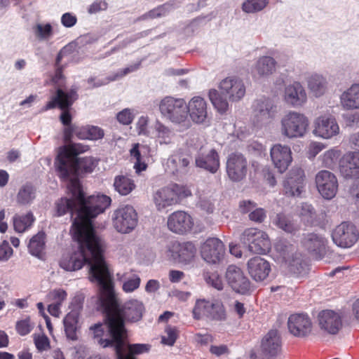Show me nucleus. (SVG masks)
Masks as SVG:
<instances>
[{
    "instance_id": "1",
    "label": "nucleus",
    "mask_w": 359,
    "mask_h": 359,
    "mask_svg": "<svg viewBox=\"0 0 359 359\" xmlns=\"http://www.w3.org/2000/svg\"><path fill=\"white\" fill-rule=\"evenodd\" d=\"M98 302L109 327L110 338L100 339L103 348L113 347L117 359H136L135 355L147 353L150 346L145 344H129L125 323H136L142 318L144 306L137 299L120 304L114 292L112 274L99 287Z\"/></svg>"
},
{
    "instance_id": "2",
    "label": "nucleus",
    "mask_w": 359,
    "mask_h": 359,
    "mask_svg": "<svg viewBox=\"0 0 359 359\" xmlns=\"http://www.w3.org/2000/svg\"><path fill=\"white\" fill-rule=\"evenodd\" d=\"M73 238L76 241V250L62 255L59 264L67 271L81 269L85 264L90 266L89 279L100 287L111 273L104 258L105 244L97 234H91L72 226Z\"/></svg>"
},
{
    "instance_id": "3",
    "label": "nucleus",
    "mask_w": 359,
    "mask_h": 359,
    "mask_svg": "<svg viewBox=\"0 0 359 359\" xmlns=\"http://www.w3.org/2000/svg\"><path fill=\"white\" fill-rule=\"evenodd\" d=\"M88 149L89 146L83 144L65 145L59 149L55 164L60 178L68 182V188L71 180L76 179L79 182L77 175L92 172L97 165L91 156L76 157Z\"/></svg>"
},
{
    "instance_id": "4",
    "label": "nucleus",
    "mask_w": 359,
    "mask_h": 359,
    "mask_svg": "<svg viewBox=\"0 0 359 359\" xmlns=\"http://www.w3.org/2000/svg\"><path fill=\"white\" fill-rule=\"evenodd\" d=\"M69 190L78 201V217L73 220L74 228L91 234H97L93 229V219L103 212L111 203V198L106 195L90 196L87 199L76 179L71 180Z\"/></svg>"
},
{
    "instance_id": "5",
    "label": "nucleus",
    "mask_w": 359,
    "mask_h": 359,
    "mask_svg": "<svg viewBox=\"0 0 359 359\" xmlns=\"http://www.w3.org/2000/svg\"><path fill=\"white\" fill-rule=\"evenodd\" d=\"M275 248L290 272L297 275H302L306 272V265L294 245L287 241L280 240L276 243Z\"/></svg>"
},
{
    "instance_id": "6",
    "label": "nucleus",
    "mask_w": 359,
    "mask_h": 359,
    "mask_svg": "<svg viewBox=\"0 0 359 359\" xmlns=\"http://www.w3.org/2000/svg\"><path fill=\"white\" fill-rule=\"evenodd\" d=\"M309 121L302 113L290 111L280 121L281 134L290 139L302 137L306 133Z\"/></svg>"
},
{
    "instance_id": "7",
    "label": "nucleus",
    "mask_w": 359,
    "mask_h": 359,
    "mask_svg": "<svg viewBox=\"0 0 359 359\" xmlns=\"http://www.w3.org/2000/svg\"><path fill=\"white\" fill-rule=\"evenodd\" d=\"M191 195L184 187L174 184L158 189L153 196V201L158 211L167 207L177 204L180 201Z\"/></svg>"
},
{
    "instance_id": "8",
    "label": "nucleus",
    "mask_w": 359,
    "mask_h": 359,
    "mask_svg": "<svg viewBox=\"0 0 359 359\" xmlns=\"http://www.w3.org/2000/svg\"><path fill=\"white\" fill-rule=\"evenodd\" d=\"M77 98V88H72L67 91L59 88L57 89L56 94L52 97V100L46 104L43 109L48 110L58 107L63 111L60 117L61 122L65 126H70L72 116L68 109Z\"/></svg>"
},
{
    "instance_id": "9",
    "label": "nucleus",
    "mask_w": 359,
    "mask_h": 359,
    "mask_svg": "<svg viewBox=\"0 0 359 359\" xmlns=\"http://www.w3.org/2000/svg\"><path fill=\"white\" fill-rule=\"evenodd\" d=\"M241 242L252 253L266 254L271 248L268 234L257 228H248L241 235Z\"/></svg>"
},
{
    "instance_id": "10",
    "label": "nucleus",
    "mask_w": 359,
    "mask_h": 359,
    "mask_svg": "<svg viewBox=\"0 0 359 359\" xmlns=\"http://www.w3.org/2000/svg\"><path fill=\"white\" fill-rule=\"evenodd\" d=\"M192 314L193 318L197 320L203 318L210 320H224L226 318L223 304L216 299H200L196 300L192 310Z\"/></svg>"
},
{
    "instance_id": "11",
    "label": "nucleus",
    "mask_w": 359,
    "mask_h": 359,
    "mask_svg": "<svg viewBox=\"0 0 359 359\" xmlns=\"http://www.w3.org/2000/svg\"><path fill=\"white\" fill-rule=\"evenodd\" d=\"M159 110L165 118L174 123H182L187 118V103L181 98L164 97L159 104Z\"/></svg>"
},
{
    "instance_id": "12",
    "label": "nucleus",
    "mask_w": 359,
    "mask_h": 359,
    "mask_svg": "<svg viewBox=\"0 0 359 359\" xmlns=\"http://www.w3.org/2000/svg\"><path fill=\"white\" fill-rule=\"evenodd\" d=\"M112 222L118 232L129 233L137 225V214L131 205L121 206L114 212Z\"/></svg>"
},
{
    "instance_id": "13",
    "label": "nucleus",
    "mask_w": 359,
    "mask_h": 359,
    "mask_svg": "<svg viewBox=\"0 0 359 359\" xmlns=\"http://www.w3.org/2000/svg\"><path fill=\"white\" fill-rule=\"evenodd\" d=\"M281 350V339L278 330H269L262 338L260 350L252 353L250 359H274Z\"/></svg>"
},
{
    "instance_id": "14",
    "label": "nucleus",
    "mask_w": 359,
    "mask_h": 359,
    "mask_svg": "<svg viewBox=\"0 0 359 359\" xmlns=\"http://www.w3.org/2000/svg\"><path fill=\"white\" fill-rule=\"evenodd\" d=\"M253 107L254 123L260 126L271 123L278 112L275 101L268 97L255 100Z\"/></svg>"
},
{
    "instance_id": "15",
    "label": "nucleus",
    "mask_w": 359,
    "mask_h": 359,
    "mask_svg": "<svg viewBox=\"0 0 359 359\" xmlns=\"http://www.w3.org/2000/svg\"><path fill=\"white\" fill-rule=\"evenodd\" d=\"M313 125V134L323 139H330L339 133L340 129L336 118L330 111L318 116Z\"/></svg>"
},
{
    "instance_id": "16",
    "label": "nucleus",
    "mask_w": 359,
    "mask_h": 359,
    "mask_svg": "<svg viewBox=\"0 0 359 359\" xmlns=\"http://www.w3.org/2000/svg\"><path fill=\"white\" fill-rule=\"evenodd\" d=\"M283 194L290 197L299 196L305 187V174L299 167H293L283 181Z\"/></svg>"
},
{
    "instance_id": "17",
    "label": "nucleus",
    "mask_w": 359,
    "mask_h": 359,
    "mask_svg": "<svg viewBox=\"0 0 359 359\" xmlns=\"http://www.w3.org/2000/svg\"><path fill=\"white\" fill-rule=\"evenodd\" d=\"M226 171L231 181L238 182L243 180L248 172L247 158L240 153L231 154L226 160Z\"/></svg>"
},
{
    "instance_id": "18",
    "label": "nucleus",
    "mask_w": 359,
    "mask_h": 359,
    "mask_svg": "<svg viewBox=\"0 0 359 359\" xmlns=\"http://www.w3.org/2000/svg\"><path fill=\"white\" fill-rule=\"evenodd\" d=\"M193 163L191 154L187 151L179 149L169 156L167 160V170L174 175L187 174Z\"/></svg>"
},
{
    "instance_id": "19",
    "label": "nucleus",
    "mask_w": 359,
    "mask_h": 359,
    "mask_svg": "<svg viewBox=\"0 0 359 359\" xmlns=\"http://www.w3.org/2000/svg\"><path fill=\"white\" fill-rule=\"evenodd\" d=\"M201 255L208 263H219L224 259L225 255L224 245L219 238H209L202 244Z\"/></svg>"
},
{
    "instance_id": "20",
    "label": "nucleus",
    "mask_w": 359,
    "mask_h": 359,
    "mask_svg": "<svg viewBox=\"0 0 359 359\" xmlns=\"http://www.w3.org/2000/svg\"><path fill=\"white\" fill-rule=\"evenodd\" d=\"M219 88L223 97H226L231 102L239 101L245 94V87L243 81L236 76L224 79L220 82Z\"/></svg>"
},
{
    "instance_id": "21",
    "label": "nucleus",
    "mask_w": 359,
    "mask_h": 359,
    "mask_svg": "<svg viewBox=\"0 0 359 359\" xmlns=\"http://www.w3.org/2000/svg\"><path fill=\"white\" fill-rule=\"evenodd\" d=\"M358 231L353 224L342 222L333 231L332 239L340 247L350 248L358 241Z\"/></svg>"
},
{
    "instance_id": "22",
    "label": "nucleus",
    "mask_w": 359,
    "mask_h": 359,
    "mask_svg": "<svg viewBox=\"0 0 359 359\" xmlns=\"http://www.w3.org/2000/svg\"><path fill=\"white\" fill-rule=\"evenodd\" d=\"M317 189L325 199L334 198L338 190V182L336 176L328 170H320L316 176Z\"/></svg>"
},
{
    "instance_id": "23",
    "label": "nucleus",
    "mask_w": 359,
    "mask_h": 359,
    "mask_svg": "<svg viewBox=\"0 0 359 359\" xmlns=\"http://www.w3.org/2000/svg\"><path fill=\"white\" fill-rule=\"evenodd\" d=\"M288 330L293 336L305 337L312 332L313 324L310 317L304 313L291 314L287 320Z\"/></svg>"
},
{
    "instance_id": "24",
    "label": "nucleus",
    "mask_w": 359,
    "mask_h": 359,
    "mask_svg": "<svg viewBox=\"0 0 359 359\" xmlns=\"http://www.w3.org/2000/svg\"><path fill=\"white\" fill-rule=\"evenodd\" d=\"M226 278L229 285L236 292L245 294L250 290L251 283L241 268L235 265L228 266Z\"/></svg>"
},
{
    "instance_id": "25",
    "label": "nucleus",
    "mask_w": 359,
    "mask_h": 359,
    "mask_svg": "<svg viewBox=\"0 0 359 359\" xmlns=\"http://www.w3.org/2000/svg\"><path fill=\"white\" fill-rule=\"evenodd\" d=\"M271 158L274 167L279 172L283 173L292 161V151L290 147L276 144L270 150Z\"/></svg>"
},
{
    "instance_id": "26",
    "label": "nucleus",
    "mask_w": 359,
    "mask_h": 359,
    "mask_svg": "<svg viewBox=\"0 0 359 359\" xmlns=\"http://www.w3.org/2000/svg\"><path fill=\"white\" fill-rule=\"evenodd\" d=\"M247 269L250 277L256 282L266 280L271 271L270 263L259 256L252 257L248 261Z\"/></svg>"
},
{
    "instance_id": "27",
    "label": "nucleus",
    "mask_w": 359,
    "mask_h": 359,
    "mask_svg": "<svg viewBox=\"0 0 359 359\" xmlns=\"http://www.w3.org/2000/svg\"><path fill=\"white\" fill-rule=\"evenodd\" d=\"M193 225L191 217L184 211H176L168 219V229L176 233L184 234L190 231Z\"/></svg>"
},
{
    "instance_id": "28",
    "label": "nucleus",
    "mask_w": 359,
    "mask_h": 359,
    "mask_svg": "<svg viewBox=\"0 0 359 359\" xmlns=\"http://www.w3.org/2000/svg\"><path fill=\"white\" fill-rule=\"evenodd\" d=\"M320 328L331 334H337L342 327L341 318L332 310H324L318 316Z\"/></svg>"
},
{
    "instance_id": "29",
    "label": "nucleus",
    "mask_w": 359,
    "mask_h": 359,
    "mask_svg": "<svg viewBox=\"0 0 359 359\" xmlns=\"http://www.w3.org/2000/svg\"><path fill=\"white\" fill-rule=\"evenodd\" d=\"M339 170L345 178L359 177V151L344 154L339 163Z\"/></svg>"
},
{
    "instance_id": "30",
    "label": "nucleus",
    "mask_w": 359,
    "mask_h": 359,
    "mask_svg": "<svg viewBox=\"0 0 359 359\" xmlns=\"http://www.w3.org/2000/svg\"><path fill=\"white\" fill-rule=\"evenodd\" d=\"M168 252V255L171 256L173 259L181 263L187 264L195 257L196 248L192 243L187 242L182 245L172 244L169 247Z\"/></svg>"
},
{
    "instance_id": "31",
    "label": "nucleus",
    "mask_w": 359,
    "mask_h": 359,
    "mask_svg": "<svg viewBox=\"0 0 359 359\" xmlns=\"http://www.w3.org/2000/svg\"><path fill=\"white\" fill-rule=\"evenodd\" d=\"M283 99L288 105L296 107L302 106L306 102L307 95L302 84L294 82L285 87Z\"/></svg>"
},
{
    "instance_id": "32",
    "label": "nucleus",
    "mask_w": 359,
    "mask_h": 359,
    "mask_svg": "<svg viewBox=\"0 0 359 359\" xmlns=\"http://www.w3.org/2000/svg\"><path fill=\"white\" fill-rule=\"evenodd\" d=\"M195 165L214 174L220 166L219 156L214 149H210L207 154L199 151L195 157Z\"/></svg>"
},
{
    "instance_id": "33",
    "label": "nucleus",
    "mask_w": 359,
    "mask_h": 359,
    "mask_svg": "<svg viewBox=\"0 0 359 359\" xmlns=\"http://www.w3.org/2000/svg\"><path fill=\"white\" fill-rule=\"evenodd\" d=\"M187 114L191 120L196 123H204L208 118L207 104L205 100L199 96L194 97L187 104Z\"/></svg>"
},
{
    "instance_id": "34",
    "label": "nucleus",
    "mask_w": 359,
    "mask_h": 359,
    "mask_svg": "<svg viewBox=\"0 0 359 359\" xmlns=\"http://www.w3.org/2000/svg\"><path fill=\"white\" fill-rule=\"evenodd\" d=\"M304 247L317 258H321L326 253L327 240L316 233H308L302 241Z\"/></svg>"
},
{
    "instance_id": "35",
    "label": "nucleus",
    "mask_w": 359,
    "mask_h": 359,
    "mask_svg": "<svg viewBox=\"0 0 359 359\" xmlns=\"http://www.w3.org/2000/svg\"><path fill=\"white\" fill-rule=\"evenodd\" d=\"M276 62L269 56H263L257 61L252 74L255 76L263 77L272 74L276 70Z\"/></svg>"
},
{
    "instance_id": "36",
    "label": "nucleus",
    "mask_w": 359,
    "mask_h": 359,
    "mask_svg": "<svg viewBox=\"0 0 359 359\" xmlns=\"http://www.w3.org/2000/svg\"><path fill=\"white\" fill-rule=\"evenodd\" d=\"M72 195H73L72 194ZM56 216H62L67 212L72 214V218L75 213L76 217H78V201L72 196V198H61L55 203Z\"/></svg>"
},
{
    "instance_id": "37",
    "label": "nucleus",
    "mask_w": 359,
    "mask_h": 359,
    "mask_svg": "<svg viewBox=\"0 0 359 359\" xmlns=\"http://www.w3.org/2000/svg\"><path fill=\"white\" fill-rule=\"evenodd\" d=\"M79 313L76 311H72L67 314L63 320L65 332L68 339L76 341L78 339L77 330Z\"/></svg>"
},
{
    "instance_id": "38",
    "label": "nucleus",
    "mask_w": 359,
    "mask_h": 359,
    "mask_svg": "<svg viewBox=\"0 0 359 359\" xmlns=\"http://www.w3.org/2000/svg\"><path fill=\"white\" fill-rule=\"evenodd\" d=\"M341 103L346 109L359 108V84L352 85L341 97Z\"/></svg>"
},
{
    "instance_id": "39",
    "label": "nucleus",
    "mask_w": 359,
    "mask_h": 359,
    "mask_svg": "<svg viewBox=\"0 0 359 359\" xmlns=\"http://www.w3.org/2000/svg\"><path fill=\"white\" fill-rule=\"evenodd\" d=\"M114 189L121 196H127L136 187L134 180L126 175H117L114 177Z\"/></svg>"
},
{
    "instance_id": "40",
    "label": "nucleus",
    "mask_w": 359,
    "mask_h": 359,
    "mask_svg": "<svg viewBox=\"0 0 359 359\" xmlns=\"http://www.w3.org/2000/svg\"><path fill=\"white\" fill-rule=\"evenodd\" d=\"M45 238L46 234L42 231L39 232L31 238L28 248L32 255L40 259L43 258L46 245Z\"/></svg>"
},
{
    "instance_id": "41",
    "label": "nucleus",
    "mask_w": 359,
    "mask_h": 359,
    "mask_svg": "<svg viewBox=\"0 0 359 359\" xmlns=\"http://www.w3.org/2000/svg\"><path fill=\"white\" fill-rule=\"evenodd\" d=\"M156 138L160 144H170L175 135L174 131L168 126L157 121L154 126Z\"/></svg>"
},
{
    "instance_id": "42",
    "label": "nucleus",
    "mask_w": 359,
    "mask_h": 359,
    "mask_svg": "<svg viewBox=\"0 0 359 359\" xmlns=\"http://www.w3.org/2000/svg\"><path fill=\"white\" fill-rule=\"evenodd\" d=\"M36 198V189L30 183L22 185L16 196V201L20 205L32 203Z\"/></svg>"
},
{
    "instance_id": "43",
    "label": "nucleus",
    "mask_w": 359,
    "mask_h": 359,
    "mask_svg": "<svg viewBox=\"0 0 359 359\" xmlns=\"http://www.w3.org/2000/svg\"><path fill=\"white\" fill-rule=\"evenodd\" d=\"M35 220V217L32 212H28L26 215H15L13 217V227L15 231L23 233L29 229Z\"/></svg>"
},
{
    "instance_id": "44",
    "label": "nucleus",
    "mask_w": 359,
    "mask_h": 359,
    "mask_svg": "<svg viewBox=\"0 0 359 359\" xmlns=\"http://www.w3.org/2000/svg\"><path fill=\"white\" fill-rule=\"evenodd\" d=\"M72 52V46L68 45L63 47L60 52L58 53L56 61L55 66L56 70L54 76L53 77V81L58 86L57 89H62L60 87L62 86V81L64 79V76L62 74L63 67L60 65L62 59L70 54Z\"/></svg>"
},
{
    "instance_id": "45",
    "label": "nucleus",
    "mask_w": 359,
    "mask_h": 359,
    "mask_svg": "<svg viewBox=\"0 0 359 359\" xmlns=\"http://www.w3.org/2000/svg\"><path fill=\"white\" fill-rule=\"evenodd\" d=\"M273 223L287 233H294L299 230L298 225L289 216L283 213L277 214L273 219Z\"/></svg>"
},
{
    "instance_id": "46",
    "label": "nucleus",
    "mask_w": 359,
    "mask_h": 359,
    "mask_svg": "<svg viewBox=\"0 0 359 359\" xmlns=\"http://www.w3.org/2000/svg\"><path fill=\"white\" fill-rule=\"evenodd\" d=\"M104 130L98 126H81L77 132V137L81 140H97L103 138Z\"/></svg>"
},
{
    "instance_id": "47",
    "label": "nucleus",
    "mask_w": 359,
    "mask_h": 359,
    "mask_svg": "<svg viewBox=\"0 0 359 359\" xmlns=\"http://www.w3.org/2000/svg\"><path fill=\"white\" fill-rule=\"evenodd\" d=\"M117 279L123 282V290L126 292H131L137 289L140 285V278L137 274L128 273L116 274Z\"/></svg>"
},
{
    "instance_id": "48",
    "label": "nucleus",
    "mask_w": 359,
    "mask_h": 359,
    "mask_svg": "<svg viewBox=\"0 0 359 359\" xmlns=\"http://www.w3.org/2000/svg\"><path fill=\"white\" fill-rule=\"evenodd\" d=\"M308 88L317 97L322 95L326 90L327 81L321 75L312 74L307 80Z\"/></svg>"
},
{
    "instance_id": "49",
    "label": "nucleus",
    "mask_w": 359,
    "mask_h": 359,
    "mask_svg": "<svg viewBox=\"0 0 359 359\" xmlns=\"http://www.w3.org/2000/svg\"><path fill=\"white\" fill-rule=\"evenodd\" d=\"M215 89H211L209 91V98L214 107L220 112L226 111L229 108L228 98L222 97Z\"/></svg>"
},
{
    "instance_id": "50",
    "label": "nucleus",
    "mask_w": 359,
    "mask_h": 359,
    "mask_svg": "<svg viewBox=\"0 0 359 359\" xmlns=\"http://www.w3.org/2000/svg\"><path fill=\"white\" fill-rule=\"evenodd\" d=\"M269 4V0H246L242 5V9L248 13L259 12Z\"/></svg>"
},
{
    "instance_id": "51",
    "label": "nucleus",
    "mask_w": 359,
    "mask_h": 359,
    "mask_svg": "<svg viewBox=\"0 0 359 359\" xmlns=\"http://www.w3.org/2000/svg\"><path fill=\"white\" fill-rule=\"evenodd\" d=\"M340 153L335 149H330L325 151L323 156V163L327 168L333 167L337 162Z\"/></svg>"
},
{
    "instance_id": "52",
    "label": "nucleus",
    "mask_w": 359,
    "mask_h": 359,
    "mask_svg": "<svg viewBox=\"0 0 359 359\" xmlns=\"http://www.w3.org/2000/svg\"><path fill=\"white\" fill-rule=\"evenodd\" d=\"M165 335L161 337L163 344L173 346L178 336V331L175 327L167 326L165 330Z\"/></svg>"
},
{
    "instance_id": "53",
    "label": "nucleus",
    "mask_w": 359,
    "mask_h": 359,
    "mask_svg": "<svg viewBox=\"0 0 359 359\" xmlns=\"http://www.w3.org/2000/svg\"><path fill=\"white\" fill-rule=\"evenodd\" d=\"M206 283L214 288L221 290L223 289L222 278L217 273H207L204 276Z\"/></svg>"
},
{
    "instance_id": "54",
    "label": "nucleus",
    "mask_w": 359,
    "mask_h": 359,
    "mask_svg": "<svg viewBox=\"0 0 359 359\" xmlns=\"http://www.w3.org/2000/svg\"><path fill=\"white\" fill-rule=\"evenodd\" d=\"M248 218L250 221L255 223L261 224L264 222L266 218V210L262 208H258L257 206L251 212H250Z\"/></svg>"
},
{
    "instance_id": "55",
    "label": "nucleus",
    "mask_w": 359,
    "mask_h": 359,
    "mask_svg": "<svg viewBox=\"0 0 359 359\" xmlns=\"http://www.w3.org/2000/svg\"><path fill=\"white\" fill-rule=\"evenodd\" d=\"M117 79L118 74H115L113 76L105 77L102 79H97L95 77H90L87 80V83L89 84L90 88H98L102 86L107 85L111 81H115Z\"/></svg>"
},
{
    "instance_id": "56",
    "label": "nucleus",
    "mask_w": 359,
    "mask_h": 359,
    "mask_svg": "<svg viewBox=\"0 0 359 359\" xmlns=\"http://www.w3.org/2000/svg\"><path fill=\"white\" fill-rule=\"evenodd\" d=\"M34 340L37 350L40 352L46 351L50 348L49 339L44 334L35 336Z\"/></svg>"
},
{
    "instance_id": "57",
    "label": "nucleus",
    "mask_w": 359,
    "mask_h": 359,
    "mask_svg": "<svg viewBox=\"0 0 359 359\" xmlns=\"http://www.w3.org/2000/svg\"><path fill=\"white\" fill-rule=\"evenodd\" d=\"M81 129V127L75 125L66 126L64 130V140L67 143V145L72 144V138L74 135L77 137V132Z\"/></svg>"
},
{
    "instance_id": "58",
    "label": "nucleus",
    "mask_w": 359,
    "mask_h": 359,
    "mask_svg": "<svg viewBox=\"0 0 359 359\" xmlns=\"http://www.w3.org/2000/svg\"><path fill=\"white\" fill-rule=\"evenodd\" d=\"M257 204L251 200H242L239 202L238 210L242 214H248L257 207Z\"/></svg>"
},
{
    "instance_id": "59",
    "label": "nucleus",
    "mask_w": 359,
    "mask_h": 359,
    "mask_svg": "<svg viewBox=\"0 0 359 359\" xmlns=\"http://www.w3.org/2000/svg\"><path fill=\"white\" fill-rule=\"evenodd\" d=\"M116 118L119 123L129 125L133 120V115L130 109H125L117 114Z\"/></svg>"
},
{
    "instance_id": "60",
    "label": "nucleus",
    "mask_w": 359,
    "mask_h": 359,
    "mask_svg": "<svg viewBox=\"0 0 359 359\" xmlns=\"http://www.w3.org/2000/svg\"><path fill=\"white\" fill-rule=\"evenodd\" d=\"M49 295L52 300L54 301V304H59L61 306L62 303L67 299V294L62 289H56L51 291Z\"/></svg>"
},
{
    "instance_id": "61",
    "label": "nucleus",
    "mask_w": 359,
    "mask_h": 359,
    "mask_svg": "<svg viewBox=\"0 0 359 359\" xmlns=\"http://www.w3.org/2000/svg\"><path fill=\"white\" fill-rule=\"evenodd\" d=\"M13 255V249L6 241L0 245V261H7Z\"/></svg>"
},
{
    "instance_id": "62",
    "label": "nucleus",
    "mask_w": 359,
    "mask_h": 359,
    "mask_svg": "<svg viewBox=\"0 0 359 359\" xmlns=\"http://www.w3.org/2000/svg\"><path fill=\"white\" fill-rule=\"evenodd\" d=\"M52 34V27L50 24H46L45 25H37L36 27V34L41 38L46 39L48 38Z\"/></svg>"
},
{
    "instance_id": "63",
    "label": "nucleus",
    "mask_w": 359,
    "mask_h": 359,
    "mask_svg": "<svg viewBox=\"0 0 359 359\" xmlns=\"http://www.w3.org/2000/svg\"><path fill=\"white\" fill-rule=\"evenodd\" d=\"M107 8V3L105 1H96L90 5L88 11L89 13H96Z\"/></svg>"
},
{
    "instance_id": "64",
    "label": "nucleus",
    "mask_w": 359,
    "mask_h": 359,
    "mask_svg": "<svg viewBox=\"0 0 359 359\" xmlns=\"http://www.w3.org/2000/svg\"><path fill=\"white\" fill-rule=\"evenodd\" d=\"M31 329L32 328H31L29 322L27 320H21L20 322H18V323L16 325V330H17L18 332L20 335H22V336L26 335L28 333H29L31 331Z\"/></svg>"
}]
</instances>
